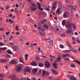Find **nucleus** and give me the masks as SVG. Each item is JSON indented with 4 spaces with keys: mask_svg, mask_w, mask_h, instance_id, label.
<instances>
[{
    "mask_svg": "<svg viewBox=\"0 0 80 80\" xmlns=\"http://www.w3.org/2000/svg\"><path fill=\"white\" fill-rule=\"evenodd\" d=\"M31 6L30 7V9L32 11H34L37 9V5L35 3H32Z\"/></svg>",
    "mask_w": 80,
    "mask_h": 80,
    "instance_id": "1",
    "label": "nucleus"
},
{
    "mask_svg": "<svg viewBox=\"0 0 80 80\" xmlns=\"http://www.w3.org/2000/svg\"><path fill=\"white\" fill-rule=\"evenodd\" d=\"M38 30H39V32L40 33V35H41V36H43V35H45V31L44 30H45L41 28L40 27H38Z\"/></svg>",
    "mask_w": 80,
    "mask_h": 80,
    "instance_id": "2",
    "label": "nucleus"
},
{
    "mask_svg": "<svg viewBox=\"0 0 80 80\" xmlns=\"http://www.w3.org/2000/svg\"><path fill=\"white\" fill-rule=\"evenodd\" d=\"M72 24L69 21L67 22L66 23V28H68V29H71L72 28Z\"/></svg>",
    "mask_w": 80,
    "mask_h": 80,
    "instance_id": "3",
    "label": "nucleus"
},
{
    "mask_svg": "<svg viewBox=\"0 0 80 80\" xmlns=\"http://www.w3.org/2000/svg\"><path fill=\"white\" fill-rule=\"evenodd\" d=\"M42 76H43V77H45V76H46V75L48 76L50 75V73H49V72H47L45 70L42 71Z\"/></svg>",
    "mask_w": 80,
    "mask_h": 80,
    "instance_id": "4",
    "label": "nucleus"
},
{
    "mask_svg": "<svg viewBox=\"0 0 80 80\" xmlns=\"http://www.w3.org/2000/svg\"><path fill=\"white\" fill-rule=\"evenodd\" d=\"M68 17H69V13L67 12H65L63 15V18H68Z\"/></svg>",
    "mask_w": 80,
    "mask_h": 80,
    "instance_id": "5",
    "label": "nucleus"
},
{
    "mask_svg": "<svg viewBox=\"0 0 80 80\" xmlns=\"http://www.w3.org/2000/svg\"><path fill=\"white\" fill-rule=\"evenodd\" d=\"M21 68H22L21 66H18L15 68V70L17 72H19L21 71Z\"/></svg>",
    "mask_w": 80,
    "mask_h": 80,
    "instance_id": "6",
    "label": "nucleus"
},
{
    "mask_svg": "<svg viewBox=\"0 0 80 80\" xmlns=\"http://www.w3.org/2000/svg\"><path fill=\"white\" fill-rule=\"evenodd\" d=\"M45 66L47 68H49V67H50V63L48 61H47L45 62Z\"/></svg>",
    "mask_w": 80,
    "mask_h": 80,
    "instance_id": "7",
    "label": "nucleus"
},
{
    "mask_svg": "<svg viewBox=\"0 0 80 80\" xmlns=\"http://www.w3.org/2000/svg\"><path fill=\"white\" fill-rule=\"evenodd\" d=\"M37 3L38 5V8H39L40 10H41V11H43V9L41 8V7H42V6L40 4V3H39V2H37Z\"/></svg>",
    "mask_w": 80,
    "mask_h": 80,
    "instance_id": "8",
    "label": "nucleus"
},
{
    "mask_svg": "<svg viewBox=\"0 0 80 80\" xmlns=\"http://www.w3.org/2000/svg\"><path fill=\"white\" fill-rule=\"evenodd\" d=\"M10 78L11 80H16L17 79H18V78H17L15 75H13L12 76H11Z\"/></svg>",
    "mask_w": 80,
    "mask_h": 80,
    "instance_id": "9",
    "label": "nucleus"
},
{
    "mask_svg": "<svg viewBox=\"0 0 80 80\" xmlns=\"http://www.w3.org/2000/svg\"><path fill=\"white\" fill-rule=\"evenodd\" d=\"M70 55V54L69 53H67L65 54H64L62 56V58H64L65 57H69Z\"/></svg>",
    "mask_w": 80,
    "mask_h": 80,
    "instance_id": "10",
    "label": "nucleus"
},
{
    "mask_svg": "<svg viewBox=\"0 0 80 80\" xmlns=\"http://www.w3.org/2000/svg\"><path fill=\"white\" fill-rule=\"evenodd\" d=\"M24 72H30V69L28 68H26L24 69Z\"/></svg>",
    "mask_w": 80,
    "mask_h": 80,
    "instance_id": "11",
    "label": "nucleus"
},
{
    "mask_svg": "<svg viewBox=\"0 0 80 80\" xmlns=\"http://www.w3.org/2000/svg\"><path fill=\"white\" fill-rule=\"evenodd\" d=\"M57 4V2H55L54 3L53 5L52 8V10H53L54 8H56V6H57V5H56V4Z\"/></svg>",
    "mask_w": 80,
    "mask_h": 80,
    "instance_id": "12",
    "label": "nucleus"
},
{
    "mask_svg": "<svg viewBox=\"0 0 80 80\" xmlns=\"http://www.w3.org/2000/svg\"><path fill=\"white\" fill-rule=\"evenodd\" d=\"M7 47H4V48H0V53L2 52L1 50H3V51H5L6 50H7Z\"/></svg>",
    "mask_w": 80,
    "mask_h": 80,
    "instance_id": "13",
    "label": "nucleus"
},
{
    "mask_svg": "<svg viewBox=\"0 0 80 80\" xmlns=\"http://www.w3.org/2000/svg\"><path fill=\"white\" fill-rule=\"evenodd\" d=\"M38 72V69L37 68H34L32 70L33 73H35Z\"/></svg>",
    "mask_w": 80,
    "mask_h": 80,
    "instance_id": "14",
    "label": "nucleus"
},
{
    "mask_svg": "<svg viewBox=\"0 0 80 80\" xmlns=\"http://www.w3.org/2000/svg\"><path fill=\"white\" fill-rule=\"evenodd\" d=\"M17 62L15 60H12L10 62V64H17Z\"/></svg>",
    "mask_w": 80,
    "mask_h": 80,
    "instance_id": "15",
    "label": "nucleus"
},
{
    "mask_svg": "<svg viewBox=\"0 0 80 80\" xmlns=\"http://www.w3.org/2000/svg\"><path fill=\"white\" fill-rule=\"evenodd\" d=\"M31 64L33 66H37V63L36 62H31Z\"/></svg>",
    "mask_w": 80,
    "mask_h": 80,
    "instance_id": "16",
    "label": "nucleus"
},
{
    "mask_svg": "<svg viewBox=\"0 0 80 80\" xmlns=\"http://www.w3.org/2000/svg\"><path fill=\"white\" fill-rule=\"evenodd\" d=\"M14 51L15 52H18V47L16 46H13L12 48Z\"/></svg>",
    "mask_w": 80,
    "mask_h": 80,
    "instance_id": "17",
    "label": "nucleus"
},
{
    "mask_svg": "<svg viewBox=\"0 0 80 80\" xmlns=\"http://www.w3.org/2000/svg\"><path fill=\"white\" fill-rule=\"evenodd\" d=\"M70 29L68 30L66 32L68 33H71L72 32V29Z\"/></svg>",
    "mask_w": 80,
    "mask_h": 80,
    "instance_id": "18",
    "label": "nucleus"
},
{
    "mask_svg": "<svg viewBox=\"0 0 80 80\" xmlns=\"http://www.w3.org/2000/svg\"><path fill=\"white\" fill-rule=\"evenodd\" d=\"M70 80H77L76 78L74 76H71L70 77Z\"/></svg>",
    "mask_w": 80,
    "mask_h": 80,
    "instance_id": "19",
    "label": "nucleus"
},
{
    "mask_svg": "<svg viewBox=\"0 0 80 80\" xmlns=\"http://www.w3.org/2000/svg\"><path fill=\"white\" fill-rule=\"evenodd\" d=\"M61 61V57L59 56V57L56 60V62H60Z\"/></svg>",
    "mask_w": 80,
    "mask_h": 80,
    "instance_id": "20",
    "label": "nucleus"
},
{
    "mask_svg": "<svg viewBox=\"0 0 80 80\" xmlns=\"http://www.w3.org/2000/svg\"><path fill=\"white\" fill-rule=\"evenodd\" d=\"M51 71L53 72L54 74H55V75H57V72L55 70H53V69H51Z\"/></svg>",
    "mask_w": 80,
    "mask_h": 80,
    "instance_id": "21",
    "label": "nucleus"
},
{
    "mask_svg": "<svg viewBox=\"0 0 80 80\" xmlns=\"http://www.w3.org/2000/svg\"><path fill=\"white\" fill-rule=\"evenodd\" d=\"M61 8H58V9L56 10V12L57 13H60V10Z\"/></svg>",
    "mask_w": 80,
    "mask_h": 80,
    "instance_id": "22",
    "label": "nucleus"
},
{
    "mask_svg": "<svg viewBox=\"0 0 80 80\" xmlns=\"http://www.w3.org/2000/svg\"><path fill=\"white\" fill-rule=\"evenodd\" d=\"M75 8V6H72V8L71 9V12L73 11V10H77V9Z\"/></svg>",
    "mask_w": 80,
    "mask_h": 80,
    "instance_id": "23",
    "label": "nucleus"
},
{
    "mask_svg": "<svg viewBox=\"0 0 80 80\" xmlns=\"http://www.w3.org/2000/svg\"><path fill=\"white\" fill-rule=\"evenodd\" d=\"M38 66L39 67H42L44 66V65H43V64H42V63L41 62H40L38 64Z\"/></svg>",
    "mask_w": 80,
    "mask_h": 80,
    "instance_id": "24",
    "label": "nucleus"
},
{
    "mask_svg": "<svg viewBox=\"0 0 80 80\" xmlns=\"http://www.w3.org/2000/svg\"><path fill=\"white\" fill-rule=\"evenodd\" d=\"M25 57L26 60H27L28 58V55L27 54H25Z\"/></svg>",
    "mask_w": 80,
    "mask_h": 80,
    "instance_id": "25",
    "label": "nucleus"
},
{
    "mask_svg": "<svg viewBox=\"0 0 80 80\" xmlns=\"http://www.w3.org/2000/svg\"><path fill=\"white\" fill-rule=\"evenodd\" d=\"M7 53H9V54H11V55H12V51H11L9 50H7Z\"/></svg>",
    "mask_w": 80,
    "mask_h": 80,
    "instance_id": "26",
    "label": "nucleus"
},
{
    "mask_svg": "<svg viewBox=\"0 0 80 80\" xmlns=\"http://www.w3.org/2000/svg\"><path fill=\"white\" fill-rule=\"evenodd\" d=\"M62 25H65L66 24V21L65 20H63L62 21Z\"/></svg>",
    "mask_w": 80,
    "mask_h": 80,
    "instance_id": "27",
    "label": "nucleus"
},
{
    "mask_svg": "<svg viewBox=\"0 0 80 80\" xmlns=\"http://www.w3.org/2000/svg\"><path fill=\"white\" fill-rule=\"evenodd\" d=\"M44 27L45 28H46V29H48V25H47L46 24H44Z\"/></svg>",
    "mask_w": 80,
    "mask_h": 80,
    "instance_id": "28",
    "label": "nucleus"
},
{
    "mask_svg": "<svg viewBox=\"0 0 80 80\" xmlns=\"http://www.w3.org/2000/svg\"><path fill=\"white\" fill-rule=\"evenodd\" d=\"M19 60L20 61V62H21V63H23V64H24V62H23V60L22 59V58H20Z\"/></svg>",
    "mask_w": 80,
    "mask_h": 80,
    "instance_id": "29",
    "label": "nucleus"
},
{
    "mask_svg": "<svg viewBox=\"0 0 80 80\" xmlns=\"http://www.w3.org/2000/svg\"><path fill=\"white\" fill-rule=\"evenodd\" d=\"M63 52L65 53H67V52H71L69 50H65L63 51Z\"/></svg>",
    "mask_w": 80,
    "mask_h": 80,
    "instance_id": "30",
    "label": "nucleus"
},
{
    "mask_svg": "<svg viewBox=\"0 0 80 80\" xmlns=\"http://www.w3.org/2000/svg\"><path fill=\"white\" fill-rule=\"evenodd\" d=\"M5 77V75H3V74L0 73V78H4Z\"/></svg>",
    "mask_w": 80,
    "mask_h": 80,
    "instance_id": "31",
    "label": "nucleus"
},
{
    "mask_svg": "<svg viewBox=\"0 0 80 80\" xmlns=\"http://www.w3.org/2000/svg\"><path fill=\"white\" fill-rule=\"evenodd\" d=\"M49 43L51 45H53V41L52 40H50Z\"/></svg>",
    "mask_w": 80,
    "mask_h": 80,
    "instance_id": "32",
    "label": "nucleus"
},
{
    "mask_svg": "<svg viewBox=\"0 0 80 80\" xmlns=\"http://www.w3.org/2000/svg\"><path fill=\"white\" fill-rule=\"evenodd\" d=\"M53 66L55 68H57V63L54 64Z\"/></svg>",
    "mask_w": 80,
    "mask_h": 80,
    "instance_id": "33",
    "label": "nucleus"
},
{
    "mask_svg": "<svg viewBox=\"0 0 80 80\" xmlns=\"http://www.w3.org/2000/svg\"><path fill=\"white\" fill-rule=\"evenodd\" d=\"M73 62H76V63H78V64L80 65V62L78 61V60H73Z\"/></svg>",
    "mask_w": 80,
    "mask_h": 80,
    "instance_id": "34",
    "label": "nucleus"
},
{
    "mask_svg": "<svg viewBox=\"0 0 80 80\" xmlns=\"http://www.w3.org/2000/svg\"><path fill=\"white\" fill-rule=\"evenodd\" d=\"M45 21L44 20H42L41 21V24H42H42H43L44 23H45Z\"/></svg>",
    "mask_w": 80,
    "mask_h": 80,
    "instance_id": "35",
    "label": "nucleus"
},
{
    "mask_svg": "<svg viewBox=\"0 0 80 80\" xmlns=\"http://www.w3.org/2000/svg\"><path fill=\"white\" fill-rule=\"evenodd\" d=\"M71 67H73V68H75V67L76 66L74 64H71Z\"/></svg>",
    "mask_w": 80,
    "mask_h": 80,
    "instance_id": "36",
    "label": "nucleus"
},
{
    "mask_svg": "<svg viewBox=\"0 0 80 80\" xmlns=\"http://www.w3.org/2000/svg\"><path fill=\"white\" fill-rule=\"evenodd\" d=\"M19 27L17 25L15 29H16V30H20V29H18Z\"/></svg>",
    "mask_w": 80,
    "mask_h": 80,
    "instance_id": "37",
    "label": "nucleus"
},
{
    "mask_svg": "<svg viewBox=\"0 0 80 80\" xmlns=\"http://www.w3.org/2000/svg\"><path fill=\"white\" fill-rule=\"evenodd\" d=\"M76 41H77V42L80 43V41L79 40V39L78 38H76Z\"/></svg>",
    "mask_w": 80,
    "mask_h": 80,
    "instance_id": "38",
    "label": "nucleus"
},
{
    "mask_svg": "<svg viewBox=\"0 0 80 80\" xmlns=\"http://www.w3.org/2000/svg\"><path fill=\"white\" fill-rule=\"evenodd\" d=\"M0 63H3V59H0Z\"/></svg>",
    "mask_w": 80,
    "mask_h": 80,
    "instance_id": "39",
    "label": "nucleus"
},
{
    "mask_svg": "<svg viewBox=\"0 0 80 80\" xmlns=\"http://www.w3.org/2000/svg\"><path fill=\"white\" fill-rule=\"evenodd\" d=\"M6 57H8V58H11V56L8 54H7L6 55Z\"/></svg>",
    "mask_w": 80,
    "mask_h": 80,
    "instance_id": "40",
    "label": "nucleus"
},
{
    "mask_svg": "<svg viewBox=\"0 0 80 80\" xmlns=\"http://www.w3.org/2000/svg\"><path fill=\"white\" fill-rule=\"evenodd\" d=\"M7 62V60L6 59H3V63H5Z\"/></svg>",
    "mask_w": 80,
    "mask_h": 80,
    "instance_id": "41",
    "label": "nucleus"
},
{
    "mask_svg": "<svg viewBox=\"0 0 80 80\" xmlns=\"http://www.w3.org/2000/svg\"><path fill=\"white\" fill-rule=\"evenodd\" d=\"M71 51L72 52H74V53H76V52H77L75 49H72L71 50Z\"/></svg>",
    "mask_w": 80,
    "mask_h": 80,
    "instance_id": "42",
    "label": "nucleus"
},
{
    "mask_svg": "<svg viewBox=\"0 0 80 80\" xmlns=\"http://www.w3.org/2000/svg\"><path fill=\"white\" fill-rule=\"evenodd\" d=\"M36 60L38 61H39L40 60V58L39 57H37L36 58Z\"/></svg>",
    "mask_w": 80,
    "mask_h": 80,
    "instance_id": "43",
    "label": "nucleus"
},
{
    "mask_svg": "<svg viewBox=\"0 0 80 80\" xmlns=\"http://www.w3.org/2000/svg\"><path fill=\"white\" fill-rule=\"evenodd\" d=\"M52 78H53L51 76H49L48 78V79L49 80H51V79H52Z\"/></svg>",
    "mask_w": 80,
    "mask_h": 80,
    "instance_id": "44",
    "label": "nucleus"
},
{
    "mask_svg": "<svg viewBox=\"0 0 80 80\" xmlns=\"http://www.w3.org/2000/svg\"><path fill=\"white\" fill-rule=\"evenodd\" d=\"M60 48H63V45H62V44H60Z\"/></svg>",
    "mask_w": 80,
    "mask_h": 80,
    "instance_id": "45",
    "label": "nucleus"
},
{
    "mask_svg": "<svg viewBox=\"0 0 80 80\" xmlns=\"http://www.w3.org/2000/svg\"><path fill=\"white\" fill-rule=\"evenodd\" d=\"M67 6L68 7H70V8H72V6L70 5L69 4H67Z\"/></svg>",
    "mask_w": 80,
    "mask_h": 80,
    "instance_id": "46",
    "label": "nucleus"
},
{
    "mask_svg": "<svg viewBox=\"0 0 80 80\" xmlns=\"http://www.w3.org/2000/svg\"><path fill=\"white\" fill-rule=\"evenodd\" d=\"M33 21V20L32 19H30L29 20V22H31V23H32Z\"/></svg>",
    "mask_w": 80,
    "mask_h": 80,
    "instance_id": "47",
    "label": "nucleus"
},
{
    "mask_svg": "<svg viewBox=\"0 0 80 80\" xmlns=\"http://www.w3.org/2000/svg\"><path fill=\"white\" fill-rule=\"evenodd\" d=\"M64 60L65 61H68V60H69V59L68 58H65L64 59Z\"/></svg>",
    "mask_w": 80,
    "mask_h": 80,
    "instance_id": "48",
    "label": "nucleus"
},
{
    "mask_svg": "<svg viewBox=\"0 0 80 80\" xmlns=\"http://www.w3.org/2000/svg\"><path fill=\"white\" fill-rule=\"evenodd\" d=\"M75 38H75L74 37H72V40L73 41H75Z\"/></svg>",
    "mask_w": 80,
    "mask_h": 80,
    "instance_id": "49",
    "label": "nucleus"
},
{
    "mask_svg": "<svg viewBox=\"0 0 80 80\" xmlns=\"http://www.w3.org/2000/svg\"><path fill=\"white\" fill-rule=\"evenodd\" d=\"M37 43H33L32 44V45L33 46H36V45H37Z\"/></svg>",
    "mask_w": 80,
    "mask_h": 80,
    "instance_id": "50",
    "label": "nucleus"
},
{
    "mask_svg": "<svg viewBox=\"0 0 80 80\" xmlns=\"http://www.w3.org/2000/svg\"><path fill=\"white\" fill-rule=\"evenodd\" d=\"M73 28H74V29L75 30V29H76V26H75V25L74 24L73 25Z\"/></svg>",
    "mask_w": 80,
    "mask_h": 80,
    "instance_id": "51",
    "label": "nucleus"
},
{
    "mask_svg": "<svg viewBox=\"0 0 80 80\" xmlns=\"http://www.w3.org/2000/svg\"><path fill=\"white\" fill-rule=\"evenodd\" d=\"M3 45H4V44H3L2 42H0V46H3Z\"/></svg>",
    "mask_w": 80,
    "mask_h": 80,
    "instance_id": "52",
    "label": "nucleus"
},
{
    "mask_svg": "<svg viewBox=\"0 0 80 80\" xmlns=\"http://www.w3.org/2000/svg\"><path fill=\"white\" fill-rule=\"evenodd\" d=\"M38 73V74H41V73H42V72L41 71V70H39V71Z\"/></svg>",
    "mask_w": 80,
    "mask_h": 80,
    "instance_id": "53",
    "label": "nucleus"
},
{
    "mask_svg": "<svg viewBox=\"0 0 80 80\" xmlns=\"http://www.w3.org/2000/svg\"><path fill=\"white\" fill-rule=\"evenodd\" d=\"M6 9L7 10H8V9H9V6H8L6 7Z\"/></svg>",
    "mask_w": 80,
    "mask_h": 80,
    "instance_id": "54",
    "label": "nucleus"
},
{
    "mask_svg": "<svg viewBox=\"0 0 80 80\" xmlns=\"http://www.w3.org/2000/svg\"><path fill=\"white\" fill-rule=\"evenodd\" d=\"M0 30H1V31H3V30H4V29L3 28H0Z\"/></svg>",
    "mask_w": 80,
    "mask_h": 80,
    "instance_id": "55",
    "label": "nucleus"
},
{
    "mask_svg": "<svg viewBox=\"0 0 80 80\" xmlns=\"http://www.w3.org/2000/svg\"><path fill=\"white\" fill-rule=\"evenodd\" d=\"M8 16L9 17H12V14H11L9 15H8Z\"/></svg>",
    "mask_w": 80,
    "mask_h": 80,
    "instance_id": "56",
    "label": "nucleus"
},
{
    "mask_svg": "<svg viewBox=\"0 0 80 80\" xmlns=\"http://www.w3.org/2000/svg\"><path fill=\"white\" fill-rule=\"evenodd\" d=\"M14 11L16 12H17V11H18V9H17V8H15V10H14Z\"/></svg>",
    "mask_w": 80,
    "mask_h": 80,
    "instance_id": "57",
    "label": "nucleus"
},
{
    "mask_svg": "<svg viewBox=\"0 0 80 80\" xmlns=\"http://www.w3.org/2000/svg\"><path fill=\"white\" fill-rule=\"evenodd\" d=\"M46 9L48 11H49L50 10V8H49V7L46 8Z\"/></svg>",
    "mask_w": 80,
    "mask_h": 80,
    "instance_id": "58",
    "label": "nucleus"
},
{
    "mask_svg": "<svg viewBox=\"0 0 80 80\" xmlns=\"http://www.w3.org/2000/svg\"><path fill=\"white\" fill-rule=\"evenodd\" d=\"M9 33H10V32H8L6 33V35H8L9 34Z\"/></svg>",
    "mask_w": 80,
    "mask_h": 80,
    "instance_id": "59",
    "label": "nucleus"
},
{
    "mask_svg": "<svg viewBox=\"0 0 80 80\" xmlns=\"http://www.w3.org/2000/svg\"><path fill=\"white\" fill-rule=\"evenodd\" d=\"M16 7H17V8H18V7H19V5L18 4H16Z\"/></svg>",
    "mask_w": 80,
    "mask_h": 80,
    "instance_id": "60",
    "label": "nucleus"
},
{
    "mask_svg": "<svg viewBox=\"0 0 80 80\" xmlns=\"http://www.w3.org/2000/svg\"><path fill=\"white\" fill-rule=\"evenodd\" d=\"M34 27L36 28V27H37V24H35L34 25Z\"/></svg>",
    "mask_w": 80,
    "mask_h": 80,
    "instance_id": "61",
    "label": "nucleus"
},
{
    "mask_svg": "<svg viewBox=\"0 0 80 80\" xmlns=\"http://www.w3.org/2000/svg\"><path fill=\"white\" fill-rule=\"evenodd\" d=\"M61 36L62 37H65V34H62L61 35Z\"/></svg>",
    "mask_w": 80,
    "mask_h": 80,
    "instance_id": "62",
    "label": "nucleus"
},
{
    "mask_svg": "<svg viewBox=\"0 0 80 80\" xmlns=\"http://www.w3.org/2000/svg\"><path fill=\"white\" fill-rule=\"evenodd\" d=\"M50 60L51 62H53V59L52 58H51L50 59Z\"/></svg>",
    "mask_w": 80,
    "mask_h": 80,
    "instance_id": "63",
    "label": "nucleus"
},
{
    "mask_svg": "<svg viewBox=\"0 0 80 80\" xmlns=\"http://www.w3.org/2000/svg\"><path fill=\"white\" fill-rule=\"evenodd\" d=\"M16 35H19V34H20V32H16Z\"/></svg>",
    "mask_w": 80,
    "mask_h": 80,
    "instance_id": "64",
    "label": "nucleus"
}]
</instances>
